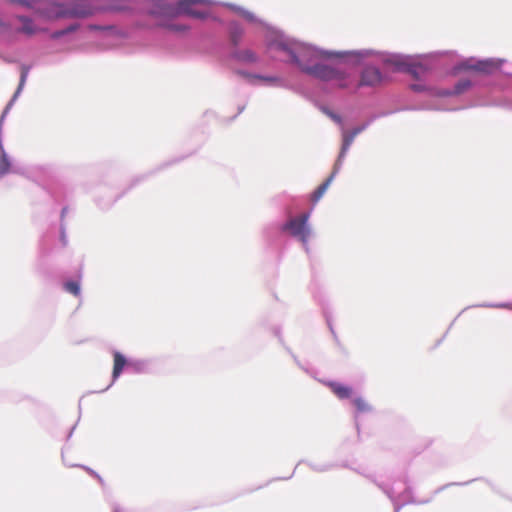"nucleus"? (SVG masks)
<instances>
[{"label": "nucleus", "instance_id": "nucleus-14", "mask_svg": "<svg viewBox=\"0 0 512 512\" xmlns=\"http://www.w3.org/2000/svg\"><path fill=\"white\" fill-rule=\"evenodd\" d=\"M64 288L67 292L73 294L74 296H78L80 294V286L76 281H68L64 284Z\"/></svg>", "mask_w": 512, "mask_h": 512}, {"label": "nucleus", "instance_id": "nucleus-16", "mask_svg": "<svg viewBox=\"0 0 512 512\" xmlns=\"http://www.w3.org/2000/svg\"><path fill=\"white\" fill-rule=\"evenodd\" d=\"M365 129V126L362 125V126H358L356 128H354L353 130H351L352 134L354 136H357L359 133H361L363 130Z\"/></svg>", "mask_w": 512, "mask_h": 512}, {"label": "nucleus", "instance_id": "nucleus-3", "mask_svg": "<svg viewBox=\"0 0 512 512\" xmlns=\"http://www.w3.org/2000/svg\"><path fill=\"white\" fill-rule=\"evenodd\" d=\"M21 3L34 7L37 12L47 19L85 18L93 14V7L88 0H74L70 5L65 0H30Z\"/></svg>", "mask_w": 512, "mask_h": 512}, {"label": "nucleus", "instance_id": "nucleus-15", "mask_svg": "<svg viewBox=\"0 0 512 512\" xmlns=\"http://www.w3.org/2000/svg\"><path fill=\"white\" fill-rule=\"evenodd\" d=\"M353 404L359 412H365L369 410L368 403L363 398H356L353 400Z\"/></svg>", "mask_w": 512, "mask_h": 512}, {"label": "nucleus", "instance_id": "nucleus-18", "mask_svg": "<svg viewBox=\"0 0 512 512\" xmlns=\"http://www.w3.org/2000/svg\"><path fill=\"white\" fill-rule=\"evenodd\" d=\"M470 85L469 82H463V83H460L458 86H457V90L460 92L462 90H464L466 87H468Z\"/></svg>", "mask_w": 512, "mask_h": 512}, {"label": "nucleus", "instance_id": "nucleus-17", "mask_svg": "<svg viewBox=\"0 0 512 512\" xmlns=\"http://www.w3.org/2000/svg\"><path fill=\"white\" fill-rule=\"evenodd\" d=\"M392 63L395 65V68L397 70H403L404 67H405V64L402 63V62L395 61V62H392Z\"/></svg>", "mask_w": 512, "mask_h": 512}, {"label": "nucleus", "instance_id": "nucleus-7", "mask_svg": "<svg viewBox=\"0 0 512 512\" xmlns=\"http://www.w3.org/2000/svg\"><path fill=\"white\" fill-rule=\"evenodd\" d=\"M466 68L477 71V72L489 74L493 70H495L497 68V66L493 61L485 60V61H477L473 65H467Z\"/></svg>", "mask_w": 512, "mask_h": 512}, {"label": "nucleus", "instance_id": "nucleus-10", "mask_svg": "<svg viewBox=\"0 0 512 512\" xmlns=\"http://www.w3.org/2000/svg\"><path fill=\"white\" fill-rule=\"evenodd\" d=\"M233 57L242 63H255L257 61L256 54L249 49L236 51L233 53Z\"/></svg>", "mask_w": 512, "mask_h": 512}, {"label": "nucleus", "instance_id": "nucleus-24", "mask_svg": "<svg viewBox=\"0 0 512 512\" xmlns=\"http://www.w3.org/2000/svg\"><path fill=\"white\" fill-rule=\"evenodd\" d=\"M24 30L28 33L32 32V30L27 25L24 26Z\"/></svg>", "mask_w": 512, "mask_h": 512}, {"label": "nucleus", "instance_id": "nucleus-4", "mask_svg": "<svg viewBox=\"0 0 512 512\" xmlns=\"http://www.w3.org/2000/svg\"><path fill=\"white\" fill-rule=\"evenodd\" d=\"M309 213L304 212L294 219H290V235L296 237L304 245L311 236V230L307 224Z\"/></svg>", "mask_w": 512, "mask_h": 512}, {"label": "nucleus", "instance_id": "nucleus-9", "mask_svg": "<svg viewBox=\"0 0 512 512\" xmlns=\"http://www.w3.org/2000/svg\"><path fill=\"white\" fill-rule=\"evenodd\" d=\"M113 358L114 363L112 376L113 379H117L122 373L124 366L126 365V359L120 352H114Z\"/></svg>", "mask_w": 512, "mask_h": 512}, {"label": "nucleus", "instance_id": "nucleus-1", "mask_svg": "<svg viewBox=\"0 0 512 512\" xmlns=\"http://www.w3.org/2000/svg\"><path fill=\"white\" fill-rule=\"evenodd\" d=\"M317 57V52L310 47H302L300 51H297L296 47L292 48L290 46V62H296L303 72L322 81L334 82L339 88L349 86V73L345 69L341 66H331L316 62Z\"/></svg>", "mask_w": 512, "mask_h": 512}, {"label": "nucleus", "instance_id": "nucleus-12", "mask_svg": "<svg viewBox=\"0 0 512 512\" xmlns=\"http://www.w3.org/2000/svg\"><path fill=\"white\" fill-rule=\"evenodd\" d=\"M355 137L356 136H354L351 131H349V132L345 131L343 133V143H342V148H341V152L339 155V159L343 158L345 156L346 152L348 151L351 144L353 143Z\"/></svg>", "mask_w": 512, "mask_h": 512}, {"label": "nucleus", "instance_id": "nucleus-13", "mask_svg": "<svg viewBox=\"0 0 512 512\" xmlns=\"http://www.w3.org/2000/svg\"><path fill=\"white\" fill-rule=\"evenodd\" d=\"M10 161L6 155V153L1 149L0 152V177L7 174L10 170Z\"/></svg>", "mask_w": 512, "mask_h": 512}, {"label": "nucleus", "instance_id": "nucleus-22", "mask_svg": "<svg viewBox=\"0 0 512 512\" xmlns=\"http://www.w3.org/2000/svg\"><path fill=\"white\" fill-rule=\"evenodd\" d=\"M408 71L413 74L414 76L417 75V72H416V68L415 67H412V68H409Z\"/></svg>", "mask_w": 512, "mask_h": 512}, {"label": "nucleus", "instance_id": "nucleus-2", "mask_svg": "<svg viewBox=\"0 0 512 512\" xmlns=\"http://www.w3.org/2000/svg\"><path fill=\"white\" fill-rule=\"evenodd\" d=\"M198 0H160L156 7L150 12L153 19V26L167 29L171 32L180 33L186 31L188 28L179 23H175L174 19L181 15L186 14L194 18H204L203 12L197 11L193 5Z\"/></svg>", "mask_w": 512, "mask_h": 512}, {"label": "nucleus", "instance_id": "nucleus-19", "mask_svg": "<svg viewBox=\"0 0 512 512\" xmlns=\"http://www.w3.org/2000/svg\"><path fill=\"white\" fill-rule=\"evenodd\" d=\"M331 117H332V119H333L335 122H337V123H341V122H342L341 117H340V116H338V115H334V114H333V115H331Z\"/></svg>", "mask_w": 512, "mask_h": 512}, {"label": "nucleus", "instance_id": "nucleus-25", "mask_svg": "<svg viewBox=\"0 0 512 512\" xmlns=\"http://www.w3.org/2000/svg\"><path fill=\"white\" fill-rule=\"evenodd\" d=\"M341 159H342V158H340V159L338 158V162H336V165H335V167H334V170H336V171H337V169H338V168H337V165H339V162H340V160H341Z\"/></svg>", "mask_w": 512, "mask_h": 512}, {"label": "nucleus", "instance_id": "nucleus-5", "mask_svg": "<svg viewBox=\"0 0 512 512\" xmlns=\"http://www.w3.org/2000/svg\"><path fill=\"white\" fill-rule=\"evenodd\" d=\"M382 82V74L375 67H366L361 75L360 85L375 86Z\"/></svg>", "mask_w": 512, "mask_h": 512}, {"label": "nucleus", "instance_id": "nucleus-21", "mask_svg": "<svg viewBox=\"0 0 512 512\" xmlns=\"http://www.w3.org/2000/svg\"><path fill=\"white\" fill-rule=\"evenodd\" d=\"M25 78H26V72H23L22 75H21V83H20V86L23 85V83L25 82Z\"/></svg>", "mask_w": 512, "mask_h": 512}, {"label": "nucleus", "instance_id": "nucleus-23", "mask_svg": "<svg viewBox=\"0 0 512 512\" xmlns=\"http://www.w3.org/2000/svg\"><path fill=\"white\" fill-rule=\"evenodd\" d=\"M21 21H22L23 23H27V24H30V23H31V21H30L28 18H25V17H22V18H21Z\"/></svg>", "mask_w": 512, "mask_h": 512}, {"label": "nucleus", "instance_id": "nucleus-20", "mask_svg": "<svg viewBox=\"0 0 512 512\" xmlns=\"http://www.w3.org/2000/svg\"><path fill=\"white\" fill-rule=\"evenodd\" d=\"M258 79H261V80H264V81H273L275 80L274 78H268V77H262V76H257Z\"/></svg>", "mask_w": 512, "mask_h": 512}, {"label": "nucleus", "instance_id": "nucleus-11", "mask_svg": "<svg viewBox=\"0 0 512 512\" xmlns=\"http://www.w3.org/2000/svg\"><path fill=\"white\" fill-rule=\"evenodd\" d=\"M243 34H244V31L239 25L232 24L230 26V41L234 46L239 45V43L243 37Z\"/></svg>", "mask_w": 512, "mask_h": 512}, {"label": "nucleus", "instance_id": "nucleus-6", "mask_svg": "<svg viewBox=\"0 0 512 512\" xmlns=\"http://www.w3.org/2000/svg\"><path fill=\"white\" fill-rule=\"evenodd\" d=\"M328 387L339 398L347 399L352 396V388L339 382H329Z\"/></svg>", "mask_w": 512, "mask_h": 512}, {"label": "nucleus", "instance_id": "nucleus-8", "mask_svg": "<svg viewBox=\"0 0 512 512\" xmlns=\"http://www.w3.org/2000/svg\"><path fill=\"white\" fill-rule=\"evenodd\" d=\"M335 175L336 170H333L331 175L313 192L311 196L312 202L316 203L321 199V197L325 194L331 182L333 181Z\"/></svg>", "mask_w": 512, "mask_h": 512}]
</instances>
